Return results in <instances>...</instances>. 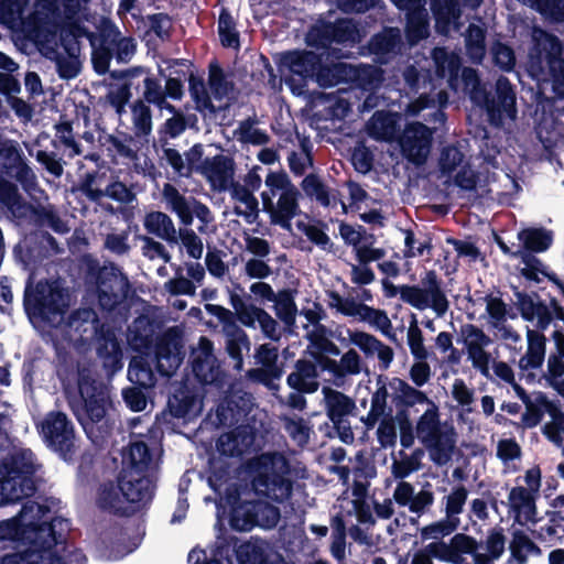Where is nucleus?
Wrapping results in <instances>:
<instances>
[{"mask_svg":"<svg viewBox=\"0 0 564 564\" xmlns=\"http://www.w3.org/2000/svg\"><path fill=\"white\" fill-rule=\"evenodd\" d=\"M393 390L392 403L395 408L394 419L398 424H410V408L419 403H429L426 393L413 388L408 381L400 377H392L389 381Z\"/></svg>","mask_w":564,"mask_h":564,"instance_id":"22","label":"nucleus"},{"mask_svg":"<svg viewBox=\"0 0 564 564\" xmlns=\"http://www.w3.org/2000/svg\"><path fill=\"white\" fill-rule=\"evenodd\" d=\"M402 78L406 94L417 96L416 101L421 109L435 106L433 93L436 89V84L430 69H420L413 64L406 65L402 70Z\"/></svg>","mask_w":564,"mask_h":564,"instance_id":"21","label":"nucleus"},{"mask_svg":"<svg viewBox=\"0 0 564 564\" xmlns=\"http://www.w3.org/2000/svg\"><path fill=\"white\" fill-rule=\"evenodd\" d=\"M528 347L525 354L520 358L519 368L522 371L540 368L545 356L546 337L538 330H528Z\"/></svg>","mask_w":564,"mask_h":564,"instance_id":"40","label":"nucleus"},{"mask_svg":"<svg viewBox=\"0 0 564 564\" xmlns=\"http://www.w3.org/2000/svg\"><path fill=\"white\" fill-rule=\"evenodd\" d=\"M156 371L163 377H172L184 360L183 333L177 327L167 328L156 339Z\"/></svg>","mask_w":564,"mask_h":564,"instance_id":"16","label":"nucleus"},{"mask_svg":"<svg viewBox=\"0 0 564 564\" xmlns=\"http://www.w3.org/2000/svg\"><path fill=\"white\" fill-rule=\"evenodd\" d=\"M143 26V39L155 35L161 41H169L173 34V18L166 12L149 13L140 18Z\"/></svg>","mask_w":564,"mask_h":564,"instance_id":"45","label":"nucleus"},{"mask_svg":"<svg viewBox=\"0 0 564 564\" xmlns=\"http://www.w3.org/2000/svg\"><path fill=\"white\" fill-rule=\"evenodd\" d=\"M528 553L541 555V549L530 539L523 530H514L510 542V555L517 564H525Z\"/></svg>","mask_w":564,"mask_h":564,"instance_id":"51","label":"nucleus"},{"mask_svg":"<svg viewBox=\"0 0 564 564\" xmlns=\"http://www.w3.org/2000/svg\"><path fill=\"white\" fill-rule=\"evenodd\" d=\"M67 326L77 336V340L97 344V357L104 368L115 373L123 368V354L113 328L101 323L97 312L93 308L73 311L67 318Z\"/></svg>","mask_w":564,"mask_h":564,"instance_id":"3","label":"nucleus"},{"mask_svg":"<svg viewBox=\"0 0 564 564\" xmlns=\"http://www.w3.org/2000/svg\"><path fill=\"white\" fill-rule=\"evenodd\" d=\"M333 43V22H318L312 25L306 34V44L311 47L327 50Z\"/></svg>","mask_w":564,"mask_h":564,"instance_id":"58","label":"nucleus"},{"mask_svg":"<svg viewBox=\"0 0 564 564\" xmlns=\"http://www.w3.org/2000/svg\"><path fill=\"white\" fill-rule=\"evenodd\" d=\"M208 87L215 100H223L235 89V84L228 79L218 61H212L208 65Z\"/></svg>","mask_w":564,"mask_h":564,"instance_id":"48","label":"nucleus"},{"mask_svg":"<svg viewBox=\"0 0 564 564\" xmlns=\"http://www.w3.org/2000/svg\"><path fill=\"white\" fill-rule=\"evenodd\" d=\"M163 197L170 210L177 215L180 223L185 227H189V225H192L194 216L204 225H207L213 220L209 206L203 204V202L193 196L187 199V197L182 195L178 188L173 186L171 183L164 184Z\"/></svg>","mask_w":564,"mask_h":564,"instance_id":"17","label":"nucleus"},{"mask_svg":"<svg viewBox=\"0 0 564 564\" xmlns=\"http://www.w3.org/2000/svg\"><path fill=\"white\" fill-rule=\"evenodd\" d=\"M362 91L373 93L383 84V69L377 65L348 66V78Z\"/></svg>","mask_w":564,"mask_h":564,"instance_id":"38","label":"nucleus"},{"mask_svg":"<svg viewBox=\"0 0 564 564\" xmlns=\"http://www.w3.org/2000/svg\"><path fill=\"white\" fill-rule=\"evenodd\" d=\"M36 465L31 451L11 452L0 460V505L14 503L36 492Z\"/></svg>","mask_w":564,"mask_h":564,"instance_id":"6","label":"nucleus"},{"mask_svg":"<svg viewBox=\"0 0 564 564\" xmlns=\"http://www.w3.org/2000/svg\"><path fill=\"white\" fill-rule=\"evenodd\" d=\"M230 507L229 524L234 530L249 531L257 527V499L245 500L238 489L226 495Z\"/></svg>","mask_w":564,"mask_h":564,"instance_id":"26","label":"nucleus"},{"mask_svg":"<svg viewBox=\"0 0 564 564\" xmlns=\"http://www.w3.org/2000/svg\"><path fill=\"white\" fill-rule=\"evenodd\" d=\"M388 390L387 384H381L371 398V406L366 420H361L364 424H395L393 406L388 405Z\"/></svg>","mask_w":564,"mask_h":564,"instance_id":"41","label":"nucleus"},{"mask_svg":"<svg viewBox=\"0 0 564 564\" xmlns=\"http://www.w3.org/2000/svg\"><path fill=\"white\" fill-rule=\"evenodd\" d=\"M481 109L488 122L496 128L502 127L506 119H516L518 96L514 84L505 75H499L491 88L486 87V100L482 101Z\"/></svg>","mask_w":564,"mask_h":564,"instance_id":"12","label":"nucleus"},{"mask_svg":"<svg viewBox=\"0 0 564 564\" xmlns=\"http://www.w3.org/2000/svg\"><path fill=\"white\" fill-rule=\"evenodd\" d=\"M347 64H344V62H338L337 64L325 65L323 64L322 55H319V65L315 76L319 87H334V85L341 83V80H347Z\"/></svg>","mask_w":564,"mask_h":564,"instance_id":"52","label":"nucleus"},{"mask_svg":"<svg viewBox=\"0 0 564 564\" xmlns=\"http://www.w3.org/2000/svg\"><path fill=\"white\" fill-rule=\"evenodd\" d=\"M501 503L507 506L508 513L514 522L521 525L528 522H538V502L530 490L524 489V486L511 487L507 502L501 500Z\"/></svg>","mask_w":564,"mask_h":564,"instance_id":"24","label":"nucleus"},{"mask_svg":"<svg viewBox=\"0 0 564 564\" xmlns=\"http://www.w3.org/2000/svg\"><path fill=\"white\" fill-rule=\"evenodd\" d=\"M31 220L36 227H48L57 234L68 232V227L61 218L55 206L48 205H29Z\"/></svg>","mask_w":564,"mask_h":564,"instance_id":"43","label":"nucleus"},{"mask_svg":"<svg viewBox=\"0 0 564 564\" xmlns=\"http://www.w3.org/2000/svg\"><path fill=\"white\" fill-rule=\"evenodd\" d=\"M403 39L398 26H383L379 33L372 34L367 43L370 54L378 63L390 62L401 52Z\"/></svg>","mask_w":564,"mask_h":564,"instance_id":"25","label":"nucleus"},{"mask_svg":"<svg viewBox=\"0 0 564 564\" xmlns=\"http://www.w3.org/2000/svg\"><path fill=\"white\" fill-rule=\"evenodd\" d=\"M326 414L333 424H340L344 417L356 411L357 405L352 398L332 388H323Z\"/></svg>","mask_w":564,"mask_h":564,"instance_id":"34","label":"nucleus"},{"mask_svg":"<svg viewBox=\"0 0 564 564\" xmlns=\"http://www.w3.org/2000/svg\"><path fill=\"white\" fill-rule=\"evenodd\" d=\"M189 83V96L195 104V108L199 113L216 115L219 111L216 105H214L209 91L206 88V82L204 74H195L194 69H191L188 76Z\"/></svg>","mask_w":564,"mask_h":564,"instance_id":"42","label":"nucleus"},{"mask_svg":"<svg viewBox=\"0 0 564 564\" xmlns=\"http://www.w3.org/2000/svg\"><path fill=\"white\" fill-rule=\"evenodd\" d=\"M432 142V129L420 121L408 123L399 139L403 158L414 164L426 162Z\"/></svg>","mask_w":564,"mask_h":564,"instance_id":"18","label":"nucleus"},{"mask_svg":"<svg viewBox=\"0 0 564 564\" xmlns=\"http://www.w3.org/2000/svg\"><path fill=\"white\" fill-rule=\"evenodd\" d=\"M143 227L147 232L156 236L170 245H177L178 237L174 223L170 215L162 210H150L143 219Z\"/></svg>","mask_w":564,"mask_h":564,"instance_id":"36","label":"nucleus"},{"mask_svg":"<svg viewBox=\"0 0 564 564\" xmlns=\"http://www.w3.org/2000/svg\"><path fill=\"white\" fill-rule=\"evenodd\" d=\"M443 281L435 270H427L421 278V285H395L389 279H382V290L386 297L400 294L402 302L409 303L415 310L431 307L438 316L445 315L449 302L442 286Z\"/></svg>","mask_w":564,"mask_h":564,"instance_id":"8","label":"nucleus"},{"mask_svg":"<svg viewBox=\"0 0 564 564\" xmlns=\"http://www.w3.org/2000/svg\"><path fill=\"white\" fill-rule=\"evenodd\" d=\"M231 555L236 556L239 564H285L284 557L278 552H269L257 542L235 543Z\"/></svg>","mask_w":564,"mask_h":564,"instance_id":"32","label":"nucleus"},{"mask_svg":"<svg viewBox=\"0 0 564 564\" xmlns=\"http://www.w3.org/2000/svg\"><path fill=\"white\" fill-rule=\"evenodd\" d=\"M251 467L254 471L251 485L257 495L280 503L292 496V465L281 452H269L258 456Z\"/></svg>","mask_w":564,"mask_h":564,"instance_id":"7","label":"nucleus"},{"mask_svg":"<svg viewBox=\"0 0 564 564\" xmlns=\"http://www.w3.org/2000/svg\"><path fill=\"white\" fill-rule=\"evenodd\" d=\"M300 186L307 197L314 198L319 205L324 207L332 206L329 187L322 182L319 175L311 172V174L305 175Z\"/></svg>","mask_w":564,"mask_h":564,"instance_id":"53","label":"nucleus"},{"mask_svg":"<svg viewBox=\"0 0 564 564\" xmlns=\"http://www.w3.org/2000/svg\"><path fill=\"white\" fill-rule=\"evenodd\" d=\"M48 514L40 521L32 546L3 555L1 564H66L55 546L66 542L72 522L64 517L48 519Z\"/></svg>","mask_w":564,"mask_h":564,"instance_id":"4","label":"nucleus"},{"mask_svg":"<svg viewBox=\"0 0 564 564\" xmlns=\"http://www.w3.org/2000/svg\"><path fill=\"white\" fill-rule=\"evenodd\" d=\"M297 293V289L291 288L280 289L278 293H275V314L286 327H293L296 315L299 314V306L294 301Z\"/></svg>","mask_w":564,"mask_h":564,"instance_id":"46","label":"nucleus"},{"mask_svg":"<svg viewBox=\"0 0 564 564\" xmlns=\"http://www.w3.org/2000/svg\"><path fill=\"white\" fill-rule=\"evenodd\" d=\"M39 433L51 451L57 452L64 459L72 456L75 448V430L72 424L36 425Z\"/></svg>","mask_w":564,"mask_h":564,"instance_id":"28","label":"nucleus"},{"mask_svg":"<svg viewBox=\"0 0 564 564\" xmlns=\"http://www.w3.org/2000/svg\"><path fill=\"white\" fill-rule=\"evenodd\" d=\"M131 293L128 275L116 265L100 268L97 274V297L105 311H113Z\"/></svg>","mask_w":564,"mask_h":564,"instance_id":"15","label":"nucleus"},{"mask_svg":"<svg viewBox=\"0 0 564 564\" xmlns=\"http://www.w3.org/2000/svg\"><path fill=\"white\" fill-rule=\"evenodd\" d=\"M300 197L301 192L291 180L285 189L280 193L272 224L279 225L284 229H291L294 216L301 214Z\"/></svg>","mask_w":564,"mask_h":564,"instance_id":"31","label":"nucleus"},{"mask_svg":"<svg viewBox=\"0 0 564 564\" xmlns=\"http://www.w3.org/2000/svg\"><path fill=\"white\" fill-rule=\"evenodd\" d=\"M517 253L520 254V260L524 264L520 271L521 275H523L527 280L540 282L541 279L539 273H541L556 286L558 293L562 295V297H564L563 280L558 279L555 272H550L547 267L543 265L542 261L536 257V254L530 252H521V248H519V246L517 247Z\"/></svg>","mask_w":564,"mask_h":564,"instance_id":"35","label":"nucleus"},{"mask_svg":"<svg viewBox=\"0 0 564 564\" xmlns=\"http://www.w3.org/2000/svg\"><path fill=\"white\" fill-rule=\"evenodd\" d=\"M351 471L352 488H356L357 484H361L366 487V491H369L371 478L377 477V467L364 452H357Z\"/></svg>","mask_w":564,"mask_h":564,"instance_id":"56","label":"nucleus"},{"mask_svg":"<svg viewBox=\"0 0 564 564\" xmlns=\"http://www.w3.org/2000/svg\"><path fill=\"white\" fill-rule=\"evenodd\" d=\"M528 68L532 76H549L553 93L564 98V42L550 31L536 29L528 53Z\"/></svg>","mask_w":564,"mask_h":564,"instance_id":"5","label":"nucleus"},{"mask_svg":"<svg viewBox=\"0 0 564 564\" xmlns=\"http://www.w3.org/2000/svg\"><path fill=\"white\" fill-rule=\"evenodd\" d=\"M225 425H215V429H224ZM229 433L221 434L218 437L217 449L225 456H240L247 448L252 446L254 433L259 431L257 425L241 424L234 425Z\"/></svg>","mask_w":564,"mask_h":564,"instance_id":"27","label":"nucleus"},{"mask_svg":"<svg viewBox=\"0 0 564 564\" xmlns=\"http://www.w3.org/2000/svg\"><path fill=\"white\" fill-rule=\"evenodd\" d=\"M13 178L26 184L34 178L23 152L12 140L0 137V178Z\"/></svg>","mask_w":564,"mask_h":564,"instance_id":"20","label":"nucleus"},{"mask_svg":"<svg viewBox=\"0 0 564 564\" xmlns=\"http://www.w3.org/2000/svg\"><path fill=\"white\" fill-rule=\"evenodd\" d=\"M251 341L241 327L235 326L226 333L225 349L229 358L235 361L234 368L241 371L243 365V350H249Z\"/></svg>","mask_w":564,"mask_h":564,"instance_id":"44","label":"nucleus"},{"mask_svg":"<svg viewBox=\"0 0 564 564\" xmlns=\"http://www.w3.org/2000/svg\"><path fill=\"white\" fill-rule=\"evenodd\" d=\"M196 406V399L194 394L180 390L177 393L172 394L169 399L167 408L174 417H186Z\"/></svg>","mask_w":564,"mask_h":564,"instance_id":"62","label":"nucleus"},{"mask_svg":"<svg viewBox=\"0 0 564 564\" xmlns=\"http://www.w3.org/2000/svg\"><path fill=\"white\" fill-rule=\"evenodd\" d=\"M46 513H51L47 505L28 500L15 517L0 521V541H20L25 547H32V542L37 534V525Z\"/></svg>","mask_w":564,"mask_h":564,"instance_id":"11","label":"nucleus"},{"mask_svg":"<svg viewBox=\"0 0 564 564\" xmlns=\"http://www.w3.org/2000/svg\"><path fill=\"white\" fill-rule=\"evenodd\" d=\"M189 368L194 380L206 393H223L230 386L229 372L218 359L214 341L207 336H200L197 346L191 349Z\"/></svg>","mask_w":564,"mask_h":564,"instance_id":"9","label":"nucleus"},{"mask_svg":"<svg viewBox=\"0 0 564 564\" xmlns=\"http://www.w3.org/2000/svg\"><path fill=\"white\" fill-rule=\"evenodd\" d=\"M487 30L485 26L469 24L465 34L466 54L470 61L480 63L487 52L486 48Z\"/></svg>","mask_w":564,"mask_h":564,"instance_id":"49","label":"nucleus"},{"mask_svg":"<svg viewBox=\"0 0 564 564\" xmlns=\"http://www.w3.org/2000/svg\"><path fill=\"white\" fill-rule=\"evenodd\" d=\"M192 564H232L231 545L229 542L221 543L214 552L213 560H208L205 551L192 550L188 554Z\"/></svg>","mask_w":564,"mask_h":564,"instance_id":"59","label":"nucleus"},{"mask_svg":"<svg viewBox=\"0 0 564 564\" xmlns=\"http://www.w3.org/2000/svg\"><path fill=\"white\" fill-rule=\"evenodd\" d=\"M415 429L434 464H448L456 446L457 433L454 425L416 424Z\"/></svg>","mask_w":564,"mask_h":564,"instance_id":"14","label":"nucleus"},{"mask_svg":"<svg viewBox=\"0 0 564 564\" xmlns=\"http://www.w3.org/2000/svg\"><path fill=\"white\" fill-rule=\"evenodd\" d=\"M432 18L438 34H448L453 23L460 17L458 0H431Z\"/></svg>","mask_w":564,"mask_h":564,"instance_id":"37","label":"nucleus"},{"mask_svg":"<svg viewBox=\"0 0 564 564\" xmlns=\"http://www.w3.org/2000/svg\"><path fill=\"white\" fill-rule=\"evenodd\" d=\"M251 299L250 294L240 296L236 292L230 293L229 302L232 310L237 311L238 323L248 328H256L258 323L264 337L272 341L281 340L282 332L279 322L268 311L254 305Z\"/></svg>","mask_w":564,"mask_h":564,"instance_id":"13","label":"nucleus"},{"mask_svg":"<svg viewBox=\"0 0 564 564\" xmlns=\"http://www.w3.org/2000/svg\"><path fill=\"white\" fill-rule=\"evenodd\" d=\"M434 61V75L437 79H447L452 88L459 83L462 61L458 55L447 52L446 47H434L432 50Z\"/></svg>","mask_w":564,"mask_h":564,"instance_id":"33","label":"nucleus"},{"mask_svg":"<svg viewBox=\"0 0 564 564\" xmlns=\"http://www.w3.org/2000/svg\"><path fill=\"white\" fill-rule=\"evenodd\" d=\"M235 171L234 159L226 154L218 153L213 158H206L205 177L215 192L229 189Z\"/></svg>","mask_w":564,"mask_h":564,"instance_id":"29","label":"nucleus"},{"mask_svg":"<svg viewBox=\"0 0 564 564\" xmlns=\"http://www.w3.org/2000/svg\"><path fill=\"white\" fill-rule=\"evenodd\" d=\"M152 459L145 442L130 443L122 453V468L117 475V481H105L99 486L98 507L117 517H133L150 508L156 488L155 481L148 474Z\"/></svg>","mask_w":564,"mask_h":564,"instance_id":"1","label":"nucleus"},{"mask_svg":"<svg viewBox=\"0 0 564 564\" xmlns=\"http://www.w3.org/2000/svg\"><path fill=\"white\" fill-rule=\"evenodd\" d=\"M203 143H195L184 152L185 159V178H191L194 173L205 176L206 158H204Z\"/></svg>","mask_w":564,"mask_h":564,"instance_id":"61","label":"nucleus"},{"mask_svg":"<svg viewBox=\"0 0 564 564\" xmlns=\"http://www.w3.org/2000/svg\"><path fill=\"white\" fill-rule=\"evenodd\" d=\"M134 128L139 133H150L152 129V112L144 99H138L131 105Z\"/></svg>","mask_w":564,"mask_h":564,"instance_id":"64","label":"nucleus"},{"mask_svg":"<svg viewBox=\"0 0 564 564\" xmlns=\"http://www.w3.org/2000/svg\"><path fill=\"white\" fill-rule=\"evenodd\" d=\"M460 336L467 349L468 358H471L481 347L491 345L490 336L486 335L482 328L475 324H464L460 326Z\"/></svg>","mask_w":564,"mask_h":564,"instance_id":"57","label":"nucleus"},{"mask_svg":"<svg viewBox=\"0 0 564 564\" xmlns=\"http://www.w3.org/2000/svg\"><path fill=\"white\" fill-rule=\"evenodd\" d=\"M352 496L355 498L352 500V508L357 520L360 523L375 525L376 518L367 500L368 491H366V487L362 485H357L356 488L352 489Z\"/></svg>","mask_w":564,"mask_h":564,"instance_id":"60","label":"nucleus"},{"mask_svg":"<svg viewBox=\"0 0 564 564\" xmlns=\"http://www.w3.org/2000/svg\"><path fill=\"white\" fill-rule=\"evenodd\" d=\"M521 251L542 253L553 245L554 232L544 227H528L518 232Z\"/></svg>","mask_w":564,"mask_h":564,"instance_id":"39","label":"nucleus"},{"mask_svg":"<svg viewBox=\"0 0 564 564\" xmlns=\"http://www.w3.org/2000/svg\"><path fill=\"white\" fill-rule=\"evenodd\" d=\"M218 37L224 47L237 48L240 45V34L237 22L228 8L223 7L218 14Z\"/></svg>","mask_w":564,"mask_h":564,"instance_id":"50","label":"nucleus"},{"mask_svg":"<svg viewBox=\"0 0 564 564\" xmlns=\"http://www.w3.org/2000/svg\"><path fill=\"white\" fill-rule=\"evenodd\" d=\"M184 131H186L185 113L178 109L161 124L159 129V140L162 144H166L169 138H177Z\"/></svg>","mask_w":564,"mask_h":564,"instance_id":"63","label":"nucleus"},{"mask_svg":"<svg viewBox=\"0 0 564 564\" xmlns=\"http://www.w3.org/2000/svg\"><path fill=\"white\" fill-rule=\"evenodd\" d=\"M23 306L25 314L33 323L44 325L61 323L65 314L61 289L46 279L39 280L33 288L32 283L25 285Z\"/></svg>","mask_w":564,"mask_h":564,"instance_id":"10","label":"nucleus"},{"mask_svg":"<svg viewBox=\"0 0 564 564\" xmlns=\"http://www.w3.org/2000/svg\"><path fill=\"white\" fill-rule=\"evenodd\" d=\"M280 64L302 79L315 78L321 55L312 51H289L280 56Z\"/></svg>","mask_w":564,"mask_h":564,"instance_id":"30","label":"nucleus"},{"mask_svg":"<svg viewBox=\"0 0 564 564\" xmlns=\"http://www.w3.org/2000/svg\"><path fill=\"white\" fill-rule=\"evenodd\" d=\"M57 377L70 411L80 424L105 420L112 406L110 394L107 386L96 379L87 364L65 357L57 367Z\"/></svg>","mask_w":564,"mask_h":564,"instance_id":"2","label":"nucleus"},{"mask_svg":"<svg viewBox=\"0 0 564 564\" xmlns=\"http://www.w3.org/2000/svg\"><path fill=\"white\" fill-rule=\"evenodd\" d=\"M110 44L113 52V57L117 62L127 63L130 62L133 54H135L138 50V42L132 35H124L121 34V31L118 29H115L110 33Z\"/></svg>","mask_w":564,"mask_h":564,"instance_id":"55","label":"nucleus"},{"mask_svg":"<svg viewBox=\"0 0 564 564\" xmlns=\"http://www.w3.org/2000/svg\"><path fill=\"white\" fill-rule=\"evenodd\" d=\"M129 380L143 389L152 387L155 382V377L152 370L151 362L144 357H133L128 368Z\"/></svg>","mask_w":564,"mask_h":564,"instance_id":"54","label":"nucleus"},{"mask_svg":"<svg viewBox=\"0 0 564 564\" xmlns=\"http://www.w3.org/2000/svg\"><path fill=\"white\" fill-rule=\"evenodd\" d=\"M460 79L465 93L470 101L481 109L482 101L486 100V84L482 83L477 69L471 66H460Z\"/></svg>","mask_w":564,"mask_h":564,"instance_id":"47","label":"nucleus"},{"mask_svg":"<svg viewBox=\"0 0 564 564\" xmlns=\"http://www.w3.org/2000/svg\"><path fill=\"white\" fill-rule=\"evenodd\" d=\"M104 178L105 174H101L98 170L87 171L84 175H80L77 183V191L84 194L90 202H100V199L106 196L120 203H131L134 200V193L131 188H128L124 183L112 182L107 185L105 191L95 187V185L101 183Z\"/></svg>","mask_w":564,"mask_h":564,"instance_id":"19","label":"nucleus"},{"mask_svg":"<svg viewBox=\"0 0 564 564\" xmlns=\"http://www.w3.org/2000/svg\"><path fill=\"white\" fill-rule=\"evenodd\" d=\"M252 394L242 392L226 393L216 408V419L219 424H238V422H257L256 419H249L252 410Z\"/></svg>","mask_w":564,"mask_h":564,"instance_id":"23","label":"nucleus"}]
</instances>
